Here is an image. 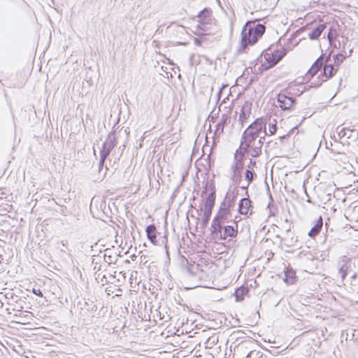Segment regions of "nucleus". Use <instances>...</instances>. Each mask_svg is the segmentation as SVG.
<instances>
[{
	"label": "nucleus",
	"mask_w": 358,
	"mask_h": 358,
	"mask_svg": "<svg viewBox=\"0 0 358 358\" xmlns=\"http://www.w3.org/2000/svg\"><path fill=\"white\" fill-rule=\"evenodd\" d=\"M328 38H329V41H331L333 39V37L331 35V32H329L328 34Z\"/></svg>",
	"instance_id": "38"
},
{
	"label": "nucleus",
	"mask_w": 358,
	"mask_h": 358,
	"mask_svg": "<svg viewBox=\"0 0 358 358\" xmlns=\"http://www.w3.org/2000/svg\"><path fill=\"white\" fill-rule=\"evenodd\" d=\"M264 141V139L261 138L241 139L238 150L242 156L248 153L252 157H257L262 154Z\"/></svg>",
	"instance_id": "5"
},
{
	"label": "nucleus",
	"mask_w": 358,
	"mask_h": 358,
	"mask_svg": "<svg viewBox=\"0 0 358 358\" xmlns=\"http://www.w3.org/2000/svg\"><path fill=\"white\" fill-rule=\"evenodd\" d=\"M276 120L275 119H273L272 120L271 118L269 119V123H268V132L270 135H273L276 132L277 130V126H276Z\"/></svg>",
	"instance_id": "22"
},
{
	"label": "nucleus",
	"mask_w": 358,
	"mask_h": 358,
	"mask_svg": "<svg viewBox=\"0 0 358 358\" xmlns=\"http://www.w3.org/2000/svg\"><path fill=\"white\" fill-rule=\"evenodd\" d=\"M285 138V136H280V139H283V138Z\"/></svg>",
	"instance_id": "41"
},
{
	"label": "nucleus",
	"mask_w": 358,
	"mask_h": 358,
	"mask_svg": "<svg viewBox=\"0 0 358 358\" xmlns=\"http://www.w3.org/2000/svg\"><path fill=\"white\" fill-rule=\"evenodd\" d=\"M328 59L329 57L324 59V57L321 55L316 59L308 70L304 78V80H310L313 78L317 74L318 71L323 66L322 73L316 78V80L310 83V87L317 88L320 87L323 82L327 80L336 73L338 68H336L333 64H324V62H328Z\"/></svg>",
	"instance_id": "1"
},
{
	"label": "nucleus",
	"mask_w": 358,
	"mask_h": 358,
	"mask_svg": "<svg viewBox=\"0 0 358 358\" xmlns=\"http://www.w3.org/2000/svg\"><path fill=\"white\" fill-rule=\"evenodd\" d=\"M96 268H98V270H100V268H98V266H94V269H96Z\"/></svg>",
	"instance_id": "43"
},
{
	"label": "nucleus",
	"mask_w": 358,
	"mask_h": 358,
	"mask_svg": "<svg viewBox=\"0 0 358 358\" xmlns=\"http://www.w3.org/2000/svg\"><path fill=\"white\" fill-rule=\"evenodd\" d=\"M196 17L199 18V22L201 24V25H199V27L205 30L204 28H202L201 26H205L211 20L210 10L208 8H204L199 13Z\"/></svg>",
	"instance_id": "13"
},
{
	"label": "nucleus",
	"mask_w": 358,
	"mask_h": 358,
	"mask_svg": "<svg viewBox=\"0 0 358 358\" xmlns=\"http://www.w3.org/2000/svg\"><path fill=\"white\" fill-rule=\"evenodd\" d=\"M66 207L61 206V210H60V213H62L63 215H66Z\"/></svg>",
	"instance_id": "36"
},
{
	"label": "nucleus",
	"mask_w": 358,
	"mask_h": 358,
	"mask_svg": "<svg viewBox=\"0 0 358 358\" xmlns=\"http://www.w3.org/2000/svg\"><path fill=\"white\" fill-rule=\"evenodd\" d=\"M251 201L249 198H243L238 203V212L241 215H246L248 213H252V206Z\"/></svg>",
	"instance_id": "11"
},
{
	"label": "nucleus",
	"mask_w": 358,
	"mask_h": 358,
	"mask_svg": "<svg viewBox=\"0 0 358 358\" xmlns=\"http://www.w3.org/2000/svg\"><path fill=\"white\" fill-rule=\"evenodd\" d=\"M32 292L34 294H36V295H37V296H38L40 297H43V293H42V292L39 289H34V288L33 290H32Z\"/></svg>",
	"instance_id": "31"
},
{
	"label": "nucleus",
	"mask_w": 358,
	"mask_h": 358,
	"mask_svg": "<svg viewBox=\"0 0 358 358\" xmlns=\"http://www.w3.org/2000/svg\"><path fill=\"white\" fill-rule=\"evenodd\" d=\"M110 152H111V150H110L109 149H108L106 147H104L103 145H102V148L100 152V157H101L102 159L103 158L106 159Z\"/></svg>",
	"instance_id": "28"
},
{
	"label": "nucleus",
	"mask_w": 358,
	"mask_h": 358,
	"mask_svg": "<svg viewBox=\"0 0 358 358\" xmlns=\"http://www.w3.org/2000/svg\"><path fill=\"white\" fill-rule=\"evenodd\" d=\"M336 131L340 138H342L348 135V132H350L349 129L345 128H340V127H337Z\"/></svg>",
	"instance_id": "26"
},
{
	"label": "nucleus",
	"mask_w": 358,
	"mask_h": 358,
	"mask_svg": "<svg viewBox=\"0 0 358 358\" xmlns=\"http://www.w3.org/2000/svg\"><path fill=\"white\" fill-rule=\"evenodd\" d=\"M96 268H98V270H100V268H98V266H94V269H96Z\"/></svg>",
	"instance_id": "44"
},
{
	"label": "nucleus",
	"mask_w": 358,
	"mask_h": 358,
	"mask_svg": "<svg viewBox=\"0 0 358 358\" xmlns=\"http://www.w3.org/2000/svg\"><path fill=\"white\" fill-rule=\"evenodd\" d=\"M234 225H226L223 227L221 225V228L220 229V231L211 228V234L213 236L219 238L221 240H227L228 238L229 239L234 238L237 236L238 230H237V223L236 221H234Z\"/></svg>",
	"instance_id": "7"
},
{
	"label": "nucleus",
	"mask_w": 358,
	"mask_h": 358,
	"mask_svg": "<svg viewBox=\"0 0 358 358\" xmlns=\"http://www.w3.org/2000/svg\"><path fill=\"white\" fill-rule=\"evenodd\" d=\"M285 52L283 48L281 51H272L271 49H268L264 52V59L270 64L271 66L275 65L279 62L282 57L285 56Z\"/></svg>",
	"instance_id": "9"
},
{
	"label": "nucleus",
	"mask_w": 358,
	"mask_h": 358,
	"mask_svg": "<svg viewBox=\"0 0 358 358\" xmlns=\"http://www.w3.org/2000/svg\"><path fill=\"white\" fill-rule=\"evenodd\" d=\"M266 122L263 118H257L243 131L241 139L261 138L265 139Z\"/></svg>",
	"instance_id": "4"
},
{
	"label": "nucleus",
	"mask_w": 358,
	"mask_h": 358,
	"mask_svg": "<svg viewBox=\"0 0 358 358\" xmlns=\"http://www.w3.org/2000/svg\"><path fill=\"white\" fill-rule=\"evenodd\" d=\"M251 103L245 101L241 107V113L239 116L240 122L243 124L247 121L251 113Z\"/></svg>",
	"instance_id": "12"
},
{
	"label": "nucleus",
	"mask_w": 358,
	"mask_h": 358,
	"mask_svg": "<svg viewBox=\"0 0 358 358\" xmlns=\"http://www.w3.org/2000/svg\"><path fill=\"white\" fill-rule=\"evenodd\" d=\"M96 268H98V270H100V268H98V266H94V269H96Z\"/></svg>",
	"instance_id": "42"
},
{
	"label": "nucleus",
	"mask_w": 358,
	"mask_h": 358,
	"mask_svg": "<svg viewBox=\"0 0 358 358\" xmlns=\"http://www.w3.org/2000/svg\"><path fill=\"white\" fill-rule=\"evenodd\" d=\"M105 160H106V159H103V158L102 159V157H100V161H99V169H100L101 167H102V166H103V164H104Z\"/></svg>",
	"instance_id": "34"
},
{
	"label": "nucleus",
	"mask_w": 358,
	"mask_h": 358,
	"mask_svg": "<svg viewBox=\"0 0 358 358\" xmlns=\"http://www.w3.org/2000/svg\"><path fill=\"white\" fill-rule=\"evenodd\" d=\"M257 177V174L251 171L250 169H247L245 172V179L247 180V184L245 187H241V189L247 190L248 187L250 185V183L254 180V179Z\"/></svg>",
	"instance_id": "20"
},
{
	"label": "nucleus",
	"mask_w": 358,
	"mask_h": 358,
	"mask_svg": "<svg viewBox=\"0 0 358 358\" xmlns=\"http://www.w3.org/2000/svg\"><path fill=\"white\" fill-rule=\"evenodd\" d=\"M276 143H273V141H269L266 145V149L269 148L270 147H273L274 145H275Z\"/></svg>",
	"instance_id": "33"
},
{
	"label": "nucleus",
	"mask_w": 358,
	"mask_h": 358,
	"mask_svg": "<svg viewBox=\"0 0 358 358\" xmlns=\"http://www.w3.org/2000/svg\"><path fill=\"white\" fill-rule=\"evenodd\" d=\"M285 282L288 285H292L296 281L295 271L292 268H287L285 272Z\"/></svg>",
	"instance_id": "18"
},
{
	"label": "nucleus",
	"mask_w": 358,
	"mask_h": 358,
	"mask_svg": "<svg viewBox=\"0 0 358 358\" xmlns=\"http://www.w3.org/2000/svg\"><path fill=\"white\" fill-rule=\"evenodd\" d=\"M61 252H65V250H64V249H61Z\"/></svg>",
	"instance_id": "45"
},
{
	"label": "nucleus",
	"mask_w": 358,
	"mask_h": 358,
	"mask_svg": "<svg viewBox=\"0 0 358 358\" xmlns=\"http://www.w3.org/2000/svg\"><path fill=\"white\" fill-rule=\"evenodd\" d=\"M350 262V258L346 256H343L341 258V260H340L341 266L339 268L338 273L341 275V277L343 280L345 279V278L347 275L348 270L349 268L348 264Z\"/></svg>",
	"instance_id": "14"
},
{
	"label": "nucleus",
	"mask_w": 358,
	"mask_h": 358,
	"mask_svg": "<svg viewBox=\"0 0 358 358\" xmlns=\"http://www.w3.org/2000/svg\"><path fill=\"white\" fill-rule=\"evenodd\" d=\"M246 358H265L263 357V354L260 352L251 351L249 352Z\"/></svg>",
	"instance_id": "27"
},
{
	"label": "nucleus",
	"mask_w": 358,
	"mask_h": 358,
	"mask_svg": "<svg viewBox=\"0 0 358 358\" xmlns=\"http://www.w3.org/2000/svg\"><path fill=\"white\" fill-rule=\"evenodd\" d=\"M248 290L243 287H240L236 289L234 295L237 301H241L243 299L244 296L248 293Z\"/></svg>",
	"instance_id": "21"
},
{
	"label": "nucleus",
	"mask_w": 358,
	"mask_h": 358,
	"mask_svg": "<svg viewBox=\"0 0 358 358\" xmlns=\"http://www.w3.org/2000/svg\"><path fill=\"white\" fill-rule=\"evenodd\" d=\"M225 123H226V119H222L220 122H219L217 124L215 134H217L218 132H220V133L223 132Z\"/></svg>",
	"instance_id": "25"
},
{
	"label": "nucleus",
	"mask_w": 358,
	"mask_h": 358,
	"mask_svg": "<svg viewBox=\"0 0 358 358\" xmlns=\"http://www.w3.org/2000/svg\"><path fill=\"white\" fill-rule=\"evenodd\" d=\"M115 257L111 255H107L106 253L104 255V260L106 263L110 264L114 262Z\"/></svg>",
	"instance_id": "30"
},
{
	"label": "nucleus",
	"mask_w": 358,
	"mask_h": 358,
	"mask_svg": "<svg viewBox=\"0 0 358 358\" xmlns=\"http://www.w3.org/2000/svg\"><path fill=\"white\" fill-rule=\"evenodd\" d=\"M238 150H236V152L234 155V162L231 165V170L233 171V174L231 176L232 180H235L236 177H241V173L243 168V163L242 162L243 156L241 155L240 157H238Z\"/></svg>",
	"instance_id": "10"
},
{
	"label": "nucleus",
	"mask_w": 358,
	"mask_h": 358,
	"mask_svg": "<svg viewBox=\"0 0 358 358\" xmlns=\"http://www.w3.org/2000/svg\"><path fill=\"white\" fill-rule=\"evenodd\" d=\"M266 27L262 24L255 22H247L241 31V45L238 52L244 51L248 45L255 44L263 36Z\"/></svg>",
	"instance_id": "3"
},
{
	"label": "nucleus",
	"mask_w": 358,
	"mask_h": 358,
	"mask_svg": "<svg viewBox=\"0 0 358 358\" xmlns=\"http://www.w3.org/2000/svg\"><path fill=\"white\" fill-rule=\"evenodd\" d=\"M326 28L325 24H320L317 27H315L313 31H311L308 34V37L310 40H315L317 39L322 31Z\"/></svg>",
	"instance_id": "17"
},
{
	"label": "nucleus",
	"mask_w": 358,
	"mask_h": 358,
	"mask_svg": "<svg viewBox=\"0 0 358 358\" xmlns=\"http://www.w3.org/2000/svg\"><path fill=\"white\" fill-rule=\"evenodd\" d=\"M285 241L287 242V245L288 246H294L296 243L298 241L296 238L292 237L291 238H285Z\"/></svg>",
	"instance_id": "29"
},
{
	"label": "nucleus",
	"mask_w": 358,
	"mask_h": 358,
	"mask_svg": "<svg viewBox=\"0 0 358 358\" xmlns=\"http://www.w3.org/2000/svg\"><path fill=\"white\" fill-rule=\"evenodd\" d=\"M238 191L236 189H229L227 192L223 201L220 204L218 213L211 223V228L214 229V231H220L221 225H224L227 222L229 217H231V210L234 207Z\"/></svg>",
	"instance_id": "2"
},
{
	"label": "nucleus",
	"mask_w": 358,
	"mask_h": 358,
	"mask_svg": "<svg viewBox=\"0 0 358 358\" xmlns=\"http://www.w3.org/2000/svg\"><path fill=\"white\" fill-rule=\"evenodd\" d=\"M289 231H290V229H287V231H286L287 235L289 234Z\"/></svg>",
	"instance_id": "39"
},
{
	"label": "nucleus",
	"mask_w": 358,
	"mask_h": 358,
	"mask_svg": "<svg viewBox=\"0 0 358 358\" xmlns=\"http://www.w3.org/2000/svg\"><path fill=\"white\" fill-rule=\"evenodd\" d=\"M215 187L212 188V192L208 194L207 196L206 201H205V208L206 210H213V208L215 205Z\"/></svg>",
	"instance_id": "15"
},
{
	"label": "nucleus",
	"mask_w": 358,
	"mask_h": 358,
	"mask_svg": "<svg viewBox=\"0 0 358 358\" xmlns=\"http://www.w3.org/2000/svg\"><path fill=\"white\" fill-rule=\"evenodd\" d=\"M129 133L127 129H115L110 132L103 145L106 148L112 150L113 148L117 144L119 140H123V146L125 147V143H127Z\"/></svg>",
	"instance_id": "6"
},
{
	"label": "nucleus",
	"mask_w": 358,
	"mask_h": 358,
	"mask_svg": "<svg viewBox=\"0 0 358 358\" xmlns=\"http://www.w3.org/2000/svg\"><path fill=\"white\" fill-rule=\"evenodd\" d=\"M212 211L213 210H211L204 209L203 215V217H202V222H203V224L206 225L208 224V222H209L211 214H212Z\"/></svg>",
	"instance_id": "23"
},
{
	"label": "nucleus",
	"mask_w": 358,
	"mask_h": 358,
	"mask_svg": "<svg viewBox=\"0 0 358 358\" xmlns=\"http://www.w3.org/2000/svg\"><path fill=\"white\" fill-rule=\"evenodd\" d=\"M146 234L148 239L152 243L155 244L156 243V227L155 224H150L146 227Z\"/></svg>",
	"instance_id": "19"
},
{
	"label": "nucleus",
	"mask_w": 358,
	"mask_h": 358,
	"mask_svg": "<svg viewBox=\"0 0 358 358\" xmlns=\"http://www.w3.org/2000/svg\"><path fill=\"white\" fill-rule=\"evenodd\" d=\"M356 278V273H354L352 275V278Z\"/></svg>",
	"instance_id": "40"
},
{
	"label": "nucleus",
	"mask_w": 358,
	"mask_h": 358,
	"mask_svg": "<svg viewBox=\"0 0 358 358\" xmlns=\"http://www.w3.org/2000/svg\"><path fill=\"white\" fill-rule=\"evenodd\" d=\"M323 225L322 218L321 217L317 220L315 225L308 231V234L310 237L314 238L316 236L322 229Z\"/></svg>",
	"instance_id": "16"
},
{
	"label": "nucleus",
	"mask_w": 358,
	"mask_h": 358,
	"mask_svg": "<svg viewBox=\"0 0 358 358\" xmlns=\"http://www.w3.org/2000/svg\"><path fill=\"white\" fill-rule=\"evenodd\" d=\"M62 246H65V248H67V241H61Z\"/></svg>",
	"instance_id": "37"
},
{
	"label": "nucleus",
	"mask_w": 358,
	"mask_h": 358,
	"mask_svg": "<svg viewBox=\"0 0 358 358\" xmlns=\"http://www.w3.org/2000/svg\"><path fill=\"white\" fill-rule=\"evenodd\" d=\"M194 41V44L196 45H201V41L199 38H195Z\"/></svg>",
	"instance_id": "35"
},
{
	"label": "nucleus",
	"mask_w": 358,
	"mask_h": 358,
	"mask_svg": "<svg viewBox=\"0 0 358 358\" xmlns=\"http://www.w3.org/2000/svg\"><path fill=\"white\" fill-rule=\"evenodd\" d=\"M296 102L295 98L288 91H283L278 94L275 106L283 110H291Z\"/></svg>",
	"instance_id": "8"
},
{
	"label": "nucleus",
	"mask_w": 358,
	"mask_h": 358,
	"mask_svg": "<svg viewBox=\"0 0 358 358\" xmlns=\"http://www.w3.org/2000/svg\"><path fill=\"white\" fill-rule=\"evenodd\" d=\"M345 57L342 54H337L334 56V64L338 67L345 59Z\"/></svg>",
	"instance_id": "24"
},
{
	"label": "nucleus",
	"mask_w": 358,
	"mask_h": 358,
	"mask_svg": "<svg viewBox=\"0 0 358 358\" xmlns=\"http://www.w3.org/2000/svg\"><path fill=\"white\" fill-rule=\"evenodd\" d=\"M257 163L255 161H253L252 159L250 160V163L248 166V169H252V168H254L255 166H256Z\"/></svg>",
	"instance_id": "32"
}]
</instances>
